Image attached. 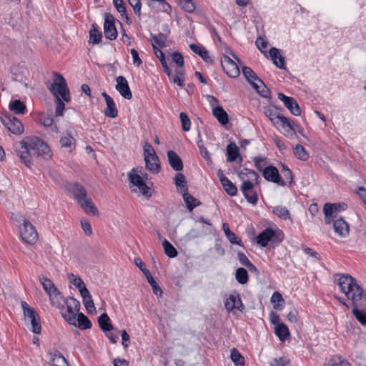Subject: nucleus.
<instances>
[{
	"label": "nucleus",
	"instance_id": "nucleus-1",
	"mask_svg": "<svg viewBox=\"0 0 366 366\" xmlns=\"http://www.w3.org/2000/svg\"><path fill=\"white\" fill-rule=\"evenodd\" d=\"M54 76L55 79L54 80V83L51 85L49 89L55 97V115L56 117H60L62 116L63 112L65 109V104L63 100L66 102H69L70 94L67 86V83L64 76L57 72L54 73Z\"/></svg>",
	"mask_w": 366,
	"mask_h": 366
},
{
	"label": "nucleus",
	"instance_id": "nucleus-2",
	"mask_svg": "<svg viewBox=\"0 0 366 366\" xmlns=\"http://www.w3.org/2000/svg\"><path fill=\"white\" fill-rule=\"evenodd\" d=\"M335 277L342 292L345 294L348 300L352 302V305H355L362 299L363 295L362 288L357 283L356 280L348 274H337Z\"/></svg>",
	"mask_w": 366,
	"mask_h": 366
},
{
	"label": "nucleus",
	"instance_id": "nucleus-3",
	"mask_svg": "<svg viewBox=\"0 0 366 366\" xmlns=\"http://www.w3.org/2000/svg\"><path fill=\"white\" fill-rule=\"evenodd\" d=\"M21 149H31L34 156L43 159H49L52 156L48 144L37 137H28L19 142Z\"/></svg>",
	"mask_w": 366,
	"mask_h": 366
},
{
	"label": "nucleus",
	"instance_id": "nucleus-4",
	"mask_svg": "<svg viewBox=\"0 0 366 366\" xmlns=\"http://www.w3.org/2000/svg\"><path fill=\"white\" fill-rule=\"evenodd\" d=\"M284 239V233L279 228L267 227L256 237V242L265 247L270 242L274 245L280 244Z\"/></svg>",
	"mask_w": 366,
	"mask_h": 366
},
{
	"label": "nucleus",
	"instance_id": "nucleus-5",
	"mask_svg": "<svg viewBox=\"0 0 366 366\" xmlns=\"http://www.w3.org/2000/svg\"><path fill=\"white\" fill-rule=\"evenodd\" d=\"M25 321L29 320L31 325V330L34 334H41V320L36 311L31 307L26 302H21Z\"/></svg>",
	"mask_w": 366,
	"mask_h": 366
},
{
	"label": "nucleus",
	"instance_id": "nucleus-6",
	"mask_svg": "<svg viewBox=\"0 0 366 366\" xmlns=\"http://www.w3.org/2000/svg\"><path fill=\"white\" fill-rule=\"evenodd\" d=\"M1 121L5 127L14 134H21L24 132V126L19 119L11 114H5L1 117Z\"/></svg>",
	"mask_w": 366,
	"mask_h": 366
},
{
	"label": "nucleus",
	"instance_id": "nucleus-7",
	"mask_svg": "<svg viewBox=\"0 0 366 366\" xmlns=\"http://www.w3.org/2000/svg\"><path fill=\"white\" fill-rule=\"evenodd\" d=\"M39 281L46 293L50 297L52 305L55 304V301L59 302V298H63V295L50 279L44 275H41Z\"/></svg>",
	"mask_w": 366,
	"mask_h": 366
},
{
	"label": "nucleus",
	"instance_id": "nucleus-8",
	"mask_svg": "<svg viewBox=\"0 0 366 366\" xmlns=\"http://www.w3.org/2000/svg\"><path fill=\"white\" fill-rule=\"evenodd\" d=\"M20 234L22 240L26 243L34 244L37 240L38 234L35 227L25 218L23 219V227L20 229Z\"/></svg>",
	"mask_w": 366,
	"mask_h": 366
},
{
	"label": "nucleus",
	"instance_id": "nucleus-9",
	"mask_svg": "<svg viewBox=\"0 0 366 366\" xmlns=\"http://www.w3.org/2000/svg\"><path fill=\"white\" fill-rule=\"evenodd\" d=\"M117 21L112 14L107 12L104 14V34L109 40L112 41L117 37L118 32L115 26Z\"/></svg>",
	"mask_w": 366,
	"mask_h": 366
},
{
	"label": "nucleus",
	"instance_id": "nucleus-10",
	"mask_svg": "<svg viewBox=\"0 0 366 366\" xmlns=\"http://www.w3.org/2000/svg\"><path fill=\"white\" fill-rule=\"evenodd\" d=\"M134 263L137 267L143 272L147 282L152 288L154 295L161 296L163 293L162 289L158 285L157 282L154 280L150 271L146 268L145 264L141 260L140 258H135Z\"/></svg>",
	"mask_w": 366,
	"mask_h": 366
},
{
	"label": "nucleus",
	"instance_id": "nucleus-11",
	"mask_svg": "<svg viewBox=\"0 0 366 366\" xmlns=\"http://www.w3.org/2000/svg\"><path fill=\"white\" fill-rule=\"evenodd\" d=\"M262 176L268 182L277 184L282 187L287 185L286 182L282 179L277 168L274 166L269 165L266 167L262 170Z\"/></svg>",
	"mask_w": 366,
	"mask_h": 366
},
{
	"label": "nucleus",
	"instance_id": "nucleus-12",
	"mask_svg": "<svg viewBox=\"0 0 366 366\" xmlns=\"http://www.w3.org/2000/svg\"><path fill=\"white\" fill-rule=\"evenodd\" d=\"M221 65L224 71L231 78H236L240 74V70L235 61L224 54L221 59Z\"/></svg>",
	"mask_w": 366,
	"mask_h": 366
},
{
	"label": "nucleus",
	"instance_id": "nucleus-13",
	"mask_svg": "<svg viewBox=\"0 0 366 366\" xmlns=\"http://www.w3.org/2000/svg\"><path fill=\"white\" fill-rule=\"evenodd\" d=\"M254 187V184L247 180L242 182L240 190L249 203L256 205L258 202V195Z\"/></svg>",
	"mask_w": 366,
	"mask_h": 366
},
{
	"label": "nucleus",
	"instance_id": "nucleus-14",
	"mask_svg": "<svg viewBox=\"0 0 366 366\" xmlns=\"http://www.w3.org/2000/svg\"><path fill=\"white\" fill-rule=\"evenodd\" d=\"M277 97L284 103L285 107L288 109L292 114L295 116H300L301 114L300 107L293 97H287L281 92L277 94Z\"/></svg>",
	"mask_w": 366,
	"mask_h": 366
},
{
	"label": "nucleus",
	"instance_id": "nucleus-15",
	"mask_svg": "<svg viewBox=\"0 0 366 366\" xmlns=\"http://www.w3.org/2000/svg\"><path fill=\"white\" fill-rule=\"evenodd\" d=\"M347 208V204L344 202L325 203L323 207L325 216L332 217L333 219L338 218L337 212L344 211Z\"/></svg>",
	"mask_w": 366,
	"mask_h": 366
},
{
	"label": "nucleus",
	"instance_id": "nucleus-16",
	"mask_svg": "<svg viewBox=\"0 0 366 366\" xmlns=\"http://www.w3.org/2000/svg\"><path fill=\"white\" fill-rule=\"evenodd\" d=\"M68 190L73 194L74 199L78 202H81L87 197V192L85 188L80 184L76 182H70L67 184Z\"/></svg>",
	"mask_w": 366,
	"mask_h": 366
},
{
	"label": "nucleus",
	"instance_id": "nucleus-17",
	"mask_svg": "<svg viewBox=\"0 0 366 366\" xmlns=\"http://www.w3.org/2000/svg\"><path fill=\"white\" fill-rule=\"evenodd\" d=\"M116 81V89L124 99H131L132 97V94L126 78L123 76H119L117 77Z\"/></svg>",
	"mask_w": 366,
	"mask_h": 366
},
{
	"label": "nucleus",
	"instance_id": "nucleus-18",
	"mask_svg": "<svg viewBox=\"0 0 366 366\" xmlns=\"http://www.w3.org/2000/svg\"><path fill=\"white\" fill-rule=\"evenodd\" d=\"M224 307L227 311L230 312L234 309L239 311H242L244 309V306L242 302V300L239 294L229 295V296L225 300Z\"/></svg>",
	"mask_w": 366,
	"mask_h": 366
},
{
	"label": "nucleus",
	"instance_id": "nucleus-19",
	"mask_svg": "<svg viewBox=\"0 0 366 366\" xmlns=\"http://www.w3.org/2000/svg\"><path fill=\"white\" fill-rule=\"evenodd\" d=\"M102 95L104 98L107 104V108L104 110V115L109 118L117 117L118 115V110L113 99L105 92H103Z\"/></svg>",
	"mask_w": 366,
	"mask_h": 366
},
{
	"label": "nucleus",
	"instance_id": "nucleus-20",
	"mask_svg": "<svg viewBox=\"0 0 366 366\" xmlns=\"http://www.w3.org/2000/svg\"><path fill=\"white\" fill-rule=\"evenodd\" d=\"M277 108L275 107L264 108V114L269 118L275 127L280 128L282 118H283L284 116L277 112Z\"/></svg>",
	"mask_w": 366,
	"mask_h": 366
},
{
	"label": "nucleus",
	"instance_id": "nucleus-21",
	"mask_svg": "<svg viewBox=\"0 0 366 366\" xmlns=\"http://www.w3.org/2000/svg\"><path fill=\"white\" fill-rule=\"evenodd\" d=\"M333 228L341 237H346L349 234V224L341 217L333 219Z\"/></svg>",
	"mask_w": 366,
	"mask_h": 366
},
{
	"label": "nucleus",
	"instance_id": "nucleus-22",
	"mask_svg": "<svg viewBox=\"0 0 366 366\" xmlns=\"http://www.w3.org/2000/svg\"><path fill=\"white\" fill-rule=\"evenodd\" d=\"M168 162L171 167L176 172H180L183 169L184 164L180 157L173 150L167 152Z\"/></svg>",
	"mask_w": 366,
	"mask_h": 366
},
{
	"label": "nucleus",
	"instance_id": "nucleus-23",
	"mask_svg": "<svg viewBox=\"0 0 366 366\" xmlns=\"http://www.w3.org/2000/svg\"><path fill=\"white\" fill-rule=\"evenodd\" d=\"M271 59L273 64L278 68L285 69V57L280 54V49L272 47L269 51Z\"/></svg>",
	"mask_w": 366,
	"mask_h": 366
},
{
	"label": "nucleus",
	"instance_id": "nucleus-24",
	"mask_svg": "<svg viewBox=\"0 0 366 366\" xmlns=\"http://www.w3.org/2000/svg\"><path fill=\"white\" fill-rule=\"evenodd\" d=\"M190 49L196 54H198L205 62L212 64L213 59L209 55L208 51L203 46L195 44L189 45Z\"/></svg>",
	"mask_w": 366,
	"mask_h": 366
},
{
	"label": "nucleus",
	"instance_id": "nucleus-25",
	"mask_svg": "<svg viewBox=\"0 0 366 366\" xmlns=\"http://www.w3.org/2000/svg\"><path fill=\"white\" fill-rule=\"evenodd\" d=\"M280 127L285 129V135L290 137L292 134L296 133V127H298V124H295L294 121L284 116V117L282 118V122L280 125Z\"/></svg>",
	"mask_w": 366,
	"mask_h": 366
},
{
	"label": "nucleus",
	"instance_id": "nucleus-26",
	"mask_svg": "<svg viewBox=\"0 0 366 366\" xmlns=\"http://www.w3.org/2000/svg\"><path fill=\"white\" fill-rule=\"evenodd\" d=\"M79 204L86 213L93 216H97L99 214L98 209L90 197H87Z\"/></svg>",
	"mask_w": 366,
	"mask_h": 366
},
{
	"label": "nucleus",
	"instance_id": "nucleus-27",
	"mask_svg": "<svg viewBox=\"0 0 366 366\" xmlns=\"http://www.w3.org/2000/svg\"><path fill=\"white\" fill-rule=\"evenodd\" d=\"M182 197L189 212H192L196 207L202 204L199 200L188 193V190L182 192Z\"/></svg>",
	"mask_w": 366,
	"mask_h": 366
},
{
	"label": "nucleus",
	"instance_id": "nucleus-28",
	"mask_svg": "<svg viewBox=\"0 0 366 366\" xmlns=\"http://www.w3.org/2000/svg\"><path fill=\"white\" fill-rule=\"evenodd\" d=\"M213 115L222 125H226L229 122L228 114L220 106H217L212 109Z\"/></svg>",
	"mask_w": 366,
	"mask_h": 366
},
{
	"label": "nucleus",
	"instance_id": "nucleus-29",
	"mask_svg": "<svg viewBox=\"0 0 366 366\" xmlns=\"http://www.w3.org/2000/svg\"><path fill=\"white\" fill-rule=\"evenodd\" d=\"M98 323L100 329L104 332H109L114 329L111 320L107 313H103L98 317Z\"/></svg>",
	"mask_w": 366,
	"mask_h": 366
},
{
	"label": "nucleus",
	"instance_id": "nucleus-30",
	"mask_svg": "<svg viewBox=\"0 0 366 366\" xmlns=\"http://www.w3.org/2000/svg\"><path fill=\"white\" fill-rule=\"evenodd\" d=\"M102 34L99 30L96 24H92L89 30V43L92 44H98L101 42Z\"/></svg>",
	"mask_w": 366,
	"mask_h": 366
},
{
	"label": "nucleus",
	"instance_id": "nucleus-31",
	"mask_svg": "<svg viewBox=\"0 0 366 366\" xmlns=\"http://www.w3.org/2000/svg\"><path fill=\"white\" fill-rule=\"evenodd\" d=\"M153 49L156 56L159 59L163 67L164 72L167 76H171V69L169 68L164 52L153 44Z\"/></svg>",
	"mask_w": 366,
	"mask_h": 366
},
{
	"label": "nucleus",
	"instance_id": "nucleus-32",
	"mask_svg": "<svg viewBox=\"0 0 366 366\" xmlns=\"http://www.w3.org/2000/svg\"><path fill=\"white\" fill-rule=\"evenodd\" d=\"M227 160L228 162H234L239 156V150L234 142H230L227 147Z\"/></svg>",
	"mask_w": 366,
	"mask_h": 366
},
{
	"label": "nucleus",
	"instance_id": "nucleus-33",
	"mask_svg": "<svg viewBox=\"0 0 366 366\" xmlns=\"http://www.w3.org/2000/svg\"><path fill=\"white\" fill-rule=\"evenodd\" d=\"M274 334L282 342L285 341L290 335V330L285 323L278 324L274 327Z\"/></svg>",
	"mask_w": 366,
	"mask_h": 366
},
{
	"label": "nucleus",
	"instance_id": "nucleus-34",
	"mask_svg": "<svg viewBox=\"0 0 366 366\" xmlns=\"http://www.w3.org/2000/svg\"><path fill=\"white\" fill-rule=\"evenodd\" d=\"M9 108L11 111L17 114H24L26 112V105L19 99L11 101L9 105Z\"/></svg>",
	"mask_w": 366,
	"mask_h": 366
},
{
	"label": "nucleus",
	"instance_id": "nucleus-35",
	"mask_svg": "<svg viewBox=\"0 0 366 366\" xmlns=\"http://www.w3.org/2000/svg\"><path fill=\"white\" fill-rule=\"evenodd\" d=\"M222 229L224 232L225 236L231 244L242 246V240L239 239L237 235L230 230L227 223H223Z\"/></svg>",
	"mask_w": 366,
	"mask_h": 366
},
{
	"label": "nucleus",
	"instance_id": "nucleus-36",
	"mask_svg": "<svg viewBox=\"0 0 366 366\" xmlns=\"http://www.w3.org/2000/svg\"><path fill=\"white\" fill-rule=\"evenodd\" d=\"M174 184L179 189H180L182 193L188 190L186 178L182 173L178 172L175 174L174 177Z\"/></svg>",
	"mask_w": 366,
	"mask_h": 366
},
{
	"label": "nucleus",
	"instance_id": "nucleus-37",
	"mask_svg": "<svg viewBox=\"0 0 366 366\" xmlns=\"http://www.w3.org/2000/svg\"><path fill=\"white\" fill-rule=\"evenodd\" d=\"M146 168L153 174H157L160 172L161 166L159 163V159L157 157V159L147 158L144 159Z\"/></svg>",
	"mask_w": 366,
	"mask_h": 366
},
{
	"label": "nucleus",
	"instance_id": "nucleus-38",
	"mask_svg": "<svg viewBox=\"0 0 366 366\" xmlns=\"http://www.w3.org/2000/svg\"><path fill=\"white\" fill-rule=\"evenodd\" d=\"M78 322V327L81 330L90 329L92 326L90 320L82 312H78L76 317V322Z\"/></svg>",
	"mask_w": 366,
	"mask_h": 366
},
{
	"label": "nucleus",
	"instance_id": "nucleus-39",
	"mask_svg": "<svg viewBox=\"0 0 366 366\" xmlns=\"http://www.w3.org/2000/svg\"><path fill=\"white\" fill-rule=\"evenodd\" d=\"M66 313H62V317L69 324L76 326V317L78 312H76L71 306L66 305Z\"/></svg>",
	"mask_w": 366,
	"mask_h": 366
},
{
	"label": "nucleus",
	"instance_id": "nucleus-40",
	"mask_svg": "<svg viewBox=\"0 0 366 366\" xmlns=\"http://www.w3.org/2000/svg\"><path fill=\"white\" fill-rule=\"evenodd\" d=\"M17 155L25 166L31 167L32 164L31 157V155H33L31 149H22L21 151H17Z\"/></svg>",
	"mask_w": 366,
	"mask_h": 366
},
{
	"label": "nucleus",
	"instance_id": "nucleus-41",
	"mask_svg": "<svg viewBox=\"0 0 366 366\" xmlns=\"http://www.w3.org/2000/svg\"><path fill=\"white\" fill-rule=\"evenodd\" d=\"M242 74L249 83L252 81H261V79L256 74V73L249 66H242Z\"/></svg>",
	"mask_w": 366,
	"mask_h": 366
},
{
	"label": "nucleus",
	"instance_id": "nucleus-42",
	"mask_svg": "<svg viewBox=\"0 0 366 366\" xmlns=\"http://www.w3.org/2000/svg\"><path fill=\"white\" fill-rule=\"evenodd\" d=\"M223 183H221L223 189L231 197H234L237 194V187L233 184L229 179L223 180Z\"/></svg>",
	"mask_w": 366,
	"mask_h": 366
},
{
	"label": "nucleus",
	"instance_id": "nucleus-43",
	"mask_svg": "<svg viewBox=\"0 0 366 366\" xmlns=\"http://www.w3.org/2000/svg\"><path fill=\"white\" fill-rule=\"evenodd\" d=\"M164 253L169 258L176 257L178 255V252L176 248L166 239L162 242Z\"/></svg>",
	"mask_w": 366,
	"mask_h": 366
},
{
	"label": "nucleus",
	"instance_id": "nucleus-44",
	"mask_svg": "<svg viewBox=\"0 0 366 366\" xmlns=\"http://www.w3.org/2000/svg\"><path fill=\"white\" fill-rule=\"evenodd\" d=\"M47 354H48V355L50 356V360L49 362L50 365H54L56 359H59V360L61 359L62 362L66 366H69V362L66 360V359L63 356V355L59 350H49L47 352Z\"/></svg>",
	"mask_w": 366,
	"mask_h": 366
},
{
	"label": "nucleus",
	"instance_id": "nucleus-45",
	"mask_svg": "<svg viewBox=\"0 0 366 366\" xmlns=\"http://www.w3.org/2000/svg\"><path fill=\"white\" fill-rule=\"evenodd\" d=\"M235 278L238 283L244 285L247 283L249 280L248 272L246 269L239 267L236 269Z\"/></svg>",
	"mask_w": 366,
	"mask_h": 366
},
{
	"label": "nucleus",
	"instance_id": "nucleus-46",
	"mask_svg": "<svg viewBox=\"0 0 366 366\" xmlns=\"http://www.w3.org/2000/svg\"><path fill=\"white\" fill-rule=\"evenodd\" d=\"M273 213L277 215L278 217L286 220L291 219L290 211L285 207L282 206H277L273 208Z\"/></svg>",
	"mask_w": 366,
	"mask_h": 366
},
{
	"label": "nucleus",
	"instance_id": "nucleus-47",
	"mask_svg": "<svg viewBox=\"0 0 366 366\" xmlns=\"http://www.w3.org/2000/svg\"><path fill=\"white\" fill-rule=\"evenodd\" d=\"M168 38V36L167 34L159 33L157 35H153L152 34V41L154 42L152 45H157L159 48H163L166 46V41Z\"/></svg>",
	"mask_w": 366,
	"mask_h": 366
},
{
	"label": "nucleus",
	"instance_id": "nucleus-48",
	"mask_svg": "<svg viewBox=\"0 0 366 366\" xmlns=\"http://www.w3.org/2000/svg\"><path fill=\"white\" fill-rule=\"evenodd\" d=\"M295 157L302 161H307L309 159V154L305 148L301 144H297L294 148Z\"/></svg>",
	"mask_w": 366,
	"mask_h": 366
},
{
	"label": "nucleus",
	"instance_id": "nucleus-49",
	"mask_svg": "<svg viewBox=\"0 0 366 366\" xmlns=\"http://www.w3.org/2000/svg\"><path fill=\"white\" fill-rule=\"evenodd\" d=\"M75 139L70 134L61 137L59 141L61 147L69 148L70 152L75 148Z\"/></svg>",
	"mask_w": 366,
	"mask_h": 366
},
{
	"label": "nucleus",
	"instance_id": "nucleus-50",
	"mask_svg": "<svg viewBox=\"0 0 366 366\" xmlns=\"http://www.w3.org/2000/svg\"><path fill=\"white\" fill-rule=\"evenodd\" d=\"M230 357L236 366H244V358L236 348L231 350Z\"/></svg>",
	"mask_w": 366,
	"mask_h": 366
},
{
	"label": "nucleus",
	"instance_id": "nucleus-51",
	"mask_svg": "<svg viewBox=\"0 0 366 366\" xmlns=\"http://www.w3.org/2000/svg\"><path fill=\"white\" fill-rule=\"evenodd\" d=\"M62 300L65 305L71 306L74 309V310L76 312H79L80 310V302L79 300H77L76 298L73 297H69L68 298H59V302H56V303H59L60 301Z\"/></svg>",
	"mask_w": 366,
	"mask_h": 366
},
{
	"label": "nucleus",
	"instance_id": "nucleus-52",
	"mask_svg": "<svg viewBox=\"0 0 366 366\" xmlns=\"http://www.w3.org/2000/svg\"><path fill=\"white\" fill-rule=\"evenodd\" d=\"M353 305V309L352 310V312L353 315L355 317V318L359 321L360 324L362 325H366V312L357 309V302L355 305Z\"/></svg>",
	"mask_w": 366,
	"mask_h": 366
},
{
	"label": "nucleus",
	"instance_id": "nucleus-53",
	"mask_svg": "<svg viewBox=\"0 0 366 366\" xmlns=\"http://www.w3.org/2000/svg\"><path fill=\"white\" fill-rule=\"evenodd\" d=\"M197 144L199 149V152L202 157L207 161L208 164H212V160L210 154L207 149V148L204 147L203 141L202 139H199V141H197Z\"/></svg>",
	"mask_w": 366,
	"mask_h": 366
},
{
	"label": "nucleus",
	"instance_id": "nucleus-54",
	"mask_svg": "<svg viewBox=\"0 0 366 366\" xmlns=\"http://www.w3.org/2000/svg\"><path fill=\"white\" fill-rule=\"evenodd\" d=\"M148 1V6L152 8H155V3H158L160 9L167 12L168 11L171 10V6L166 1V0H147Z\"/></svg>",
	"mask_w": 366,
	"mask_h": 366
},
{
	"label": "nucleus",
	"instance_id": "nucleus-55",
	"mask_svg": "<svg viewBox=\"0 0 366 366\" xmlns=\"http://www.w3.org/2000/svg\"><path fill=\"white\" fill-rule=\"evenodd\" d=\"M179 4L182 9L187 13H192L196 9V6L192 0H179Z\"/></svg>",
	"mask_w": 366,
	"mask_h": 366
},
{
	"label": "nucleus",
	"instance_id": "nucleus-56",
	"mask_svg": "<svg viewBox=\"0 0 366 366\" xmlns=\"http://www.w3.org/2000/svg\"><path fill=\"white\" fill-rule=\"evenodd\" d=\"M144 159L151 158L157 159V155L153 147L148 142H145L144 147Z\"/></svg>",
	"mask_w": 366,
	"mask_h": 366
},
{
	"label": "nucleus",
	"instance_id": "nucleus-57",
	"mask_svg": "<svg viewBox=\"0 0 366 366\" xmlns=\"http://www.w3.org/2000/svg\"><path fill=\"white\" fill-rule=\"evenodd\" d=\"M249 175V177L252 179H254V180H256V181L259 177V174L254 170L250 169H247V168H244L243 170L241 171L240 173L239 174V177L242 179H244V178L245 177H247Z\"/></svg>",
	"mask_w": 366,
	"mask_h": 366
},
{
	"label": "nucleus",
	"instance_id": "nucleus-58",
	"mask_svg": "<svg viewBox=\"0 0 366 366\" xmlns=\"http://www.w3.org/2000/svg\"><path fill=\"white\" fill-rule=\"evenodd\" d=\"M179 118L182 130L184 132H188L190 129L191 126V122L188 115L184 112H181L179 114Z\"/></svg>",
	"mask_w": 366,
	"mask_h": 366
},
{
	"label": "nucleus",
	"instance_id": "nucleus-59",
	"mask_svg": "<svg viewBox=\"0 0 366 366\" xmlns=\"http://www.w3.org/2000/svg\"><path fill=\"white\" fill-rule=\"evenodd\" d=\"M68 279L70 283L74 285L78 290L85 285L80 277L74 274H69Z\"/></svg>",
	"mask_w": 366,
	"mask_h": 366
},
{
	"label": "nucleus",
	"instance_id": "nucleus-60",
	"mask_svg": "<svg viewBox=\"0 0 366 366\" xmlns=\"http://www.w3.org/2000/svg\"><path fill=\"white\" fill-rule=\"evenodd\" d=\"M39 122L45 127H52L54 119L51 114H43L39 116Z\"/></svg>",
	"mask_w": 366,
	"mask_h": 366
},
{
	"label": "nucleus",
	"instance_id": "nucleus-61",
	"mask_svg": "<svg viewBox=\"0 0 366 366\" xmlns=\"http://www.w3.org/2000/svg\"><path fill=\"white\" fill-rule=\"evenodd\" d=\"M129 179L133 185L137 187H140L144 182V179H143V177L139 174H129Z\"/></svg>",
	"mask_w": 366,
	"mask_h": 366
},
{
	"label": "nucleus",
	"instance_id": "nucleus-62",
	"mask_svg": "<svg viewBox=\"0 0 366 366\" xmlns=\"http://www.w3.org/2000/svg\"><path fill=\"white\" fill-rule=\"evenodd\" d=\"M260 84L259 89L257 92L262 97L264 98H270L271 97V92L270 90L267 87L265 84L263 82V81L261 79V81H257Z\"/></svg>",
	"mask_w": 366,
	"mask_h": 366
},
{
	"label": "nucleus",
	"instance_id": "nucleus-63",
	"mask_svg": "<svg viewBox=\"0 0 366 366\" xmlns=\"http://www.w3.org/2000/svg\"><path fill=\"white\" fill-rule=\"evenodd\" d=\"M328 366H351L345 360L341 357H333L331 359Z\"/></svg>",
	"mask_w": 366,
	"mask_h": 366
},
{
	"label": "nucleus",
	"instance_id": "nucleus-64",
	"mask_svg": "<svg viewBox=\"0 0 366 366\" xmlns=\"http://www.w3.org/2000/svg\"><path fill=\"white\" fill-rule=\"evenodd\" d=\"M290 360L285 357H282L280 358H274L270 362V366H289Z\"/></svg>",
	"mask_w": 366,
	"mask_h": 366
}]
</instances>
